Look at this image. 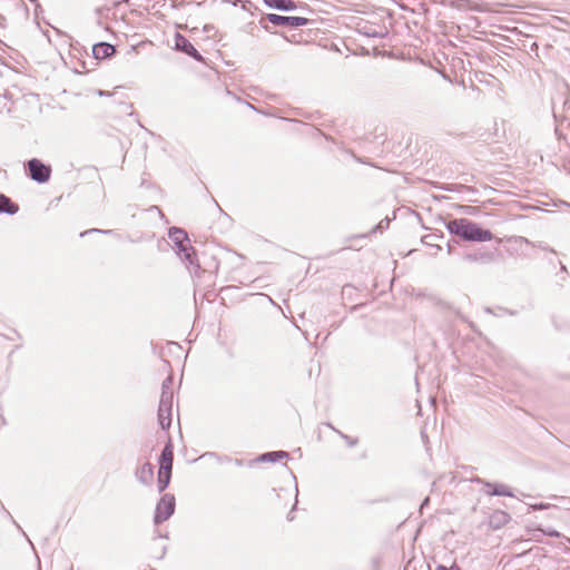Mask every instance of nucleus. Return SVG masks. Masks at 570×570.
<instances>
[{
    "label": "nucleus",
    "mask_w": 570,
    "mask_h": 570,
    "mask_svg": "<svg viewBox=\"0 0 570 570\" xmlns=\"http://www.w3.org/2000/svg\"><path fill=\"white\" fill-rule=\"evenodd\" d=\"M173 460H174L173 445L169 442L165 445V448L160 454L159 468H161V470H171L173 469Z\"/></svg>",
    "instance_id": "nucleus-9"
},
{
    "label": "nucleus",
    "mask_w": 570,
    "mask_h": 570,
    "mask_svg": "<svg viewBox=\"0 0 570 570\" xmlns=\"http://www.w3.org/2000/svg\"><path fill=\"white\" fill-rule=\"evenodd\" d=\"M288 456V453L285 451H274L267 452L261 455V461L276 462L278 460L285 459Z\"/></svg>",
    "instance_id": "nucleus-15"
},
{
    "label": "nucleus",
    "mask_w": 570,
    "mask_h": 570,
    "mask_svg": "<svg viewBox=\"0 0 570 570\" xmlns=\"http://www.w3.org/2000/svg\"><path fill=\"white\" fill-rule=\"evenodd\" d=\"M169 238L174 243L177 254L190 266L199 268L197 263L196 252L190 245L187 233L178 227L169 229Z\"/></svg>",
    "instance_id": "nucleus-2"
},
{
    "label": "nucleus",
    "mask_w": 570,
    "mask_h": 570,
    "mask_svg": "<svg viewBox=\"0 0 570 570\" xmlns=\"http://www.w3.org/2000/svg\"><path fill=\"white\" fill-rule=\"evenodd\" d=\"M269 23L274 26H283L286 28H298L308 24L309 20L303 17H286L275 13H268L264 17Z\"/></svg>",
    "instance_id": "nucleus-5"
},
{
    "label": "nucleus",
    "mask_w": 570,
    "mask_h": 570,
    "mask_svg": "<svg viewBox=\"0 0 570 570\" xmlns=\"http://www.w3.org/2000/svg\"><path fill=\"white\" fill-rule=\"evenodd\" d=\"M171 411L170 406H159L158 407V422L163 430H167L171 424Z\"/></svg>",
    "instance_id": "nucleus-10"
},
{
    "label": "nucleus",
    "mask_w": 570,
    "mask_h": 570,
    "mask_svg": "<svg viewBox=\"0 0 570 570\" xmlns=\"http://www.w3.org/2000/svg\"><path fill=\"white\" fill-rule=\"evenodd\" d=\"M478 482L484 485V491L489 495H504V497H513L511 489L501 483H490L485 482L481 479L476 480Z\"/></svg>",
    "instance_id": "nucleus-7"
},
{
    "label": "nucleus",
    "mask_w": 570,
    "mask_h": 570,
    "mask_svg": "<svg viewBox=\"0 0 570 570\" xmlns=\"http://www.w3.org/2000/svg\"><path fill=\"white\" fill-rule=\"evenodd\" d=\"M137 478L144 484H148L154 476V466L151 463L146 462L141 465V468L136 472Z\"/></svg>",
    "instance_id": "nucleus-11"
},
{
    "label": "nucleus",
    "mask_w": 570,
    "mask_h": 570,
    "mask_svg": "<svg viewBox=\"0 0 570 570\" xmlns=\"http://www.w3.org/2000/svg\"><path fill=\"white\" fill-rule=\"evenodd\" d=\"M448 229L468 242H488L493 238L490 230L481 228L476 223L466 218L453 219L448 223Z\"/></svg>",
    "instance_id": "nucleus-1"
},
{
    "label": "nucleus",
    "mask_w": 570,
    "mask_h": 570,
    "mask_svg": "<svg viewBox=\"0 0 570 570\" xmlns=\"http://www.w3.org/2000/svg\"><path fill=\"white\" fill-rule=\"evenodd\" d=\"M530 508L532 510H546V509L550 508V504L549 503H537V504H531Z\"/></svg>",
    "instance_id": "nucleus-20"
},
{
    "label": "nucleus",
    "mask_w": 570,
    "mask_h": 570,
    "mask_svg": "<svg viewBox=\"0 0 570 570\" xmlns=\"http://www.w3.org/2000/svg\"><path fill=\"white\" fill-rule=\"evenodd\" d=\"M170 478H171V470H161V468H159L158 481H157L159 492H163L166 490V488L168 487V484L170 482Z\"/></svg>",
    "instance_id": "nucleus-14"
},
{
    "label": "nucleus",
    "mask_w": 570,
    "mask_h": 570,
    "mask_svg": "<svg viewBox=\"0 0 570 570\" xmlns=\"http://www.w3.org/2000/svg\"><path fill=\"white\" fill-rule=\"evenodd\" d=\"M383 222L379 223V225L376 226V228H382L384 227V224H382Z\"/></svg>",
    "instance_id": "nucleus-26"
},
{
    "label": "nucleus",
    "mask_w": 570,
    "mask_h": 570,
    "mask_svg": "<svg viewBox=\"0 0 570 570\" xmlns=\"http://www.w3.org/2000/svg\"><path fill=\"white\" fill-rule=\"evenodd\" d=\"M19 210V206L13 203L9 197L0 194V213L13 215Z\"/></svg>",
    "instance_id": "nucleus-12"
},
{
    "label": "nucleus",
    "mask_w": 570,
    "mask_h": 570,
    "mask_svg": "<svg viewBox=\"0 0 570 570\" xmlns=\"http://www.w3.org/2000/svg\"><path fill=\"white\" fill-rule=\"evenodd\" d=\"M540 531H542L548 537H551V538H559L560 537V533L554 530V529H546V530H542V529H539Z\"/></svg>",
    "instance_id": "nucleus-19"
},
{
    "label": "nucleus",
    "mask_w": 570,
    "mask_h": 570,
    "mask_svg": "<svg viewBox=\"0 0 570 570\" xmlns=\"http://www.w3.org/2000/svg\"><path fill=\"white\" fill-rule=\"evenodd\" d=\"M116 52V48L108 42L96 43L92 48V53L96 59H106Z\"/></svg>",
    "instance_id": "nucleus-8"
},
{
    "label": "nucleus",
    "mask_w": 570,
    "mask_h": 570,
    "mask_svg": "<svg viewBox=\"0 0 570 570\" xmlns=\"http://www.w3.org/2000/svg\"><path fill=\"white\" fill-rule=\"evenodd\" d=\"M383 222L379 223V225L376 226V228H382L384 227V224H382Z\"/></svg>",
    "instance_id": "nucleus-25"
},
{
    "label": "nucleus",
    "mask_w": 570,
    "mask_h": 570,
    "mask_svg": "<svg viewBox=\"0 0 570 570\" xmlns=\"http://www.w3.org/2000/svg\"><path fill=\"white\" fill-rule=\"evenodd\" d=\"M94 232H98V233H100L101 230H100V229H96V228H94V229H89V230H86V232L81 233V234H80V236L82 237V236H85L86 234L94 233Z\"/></svg>",
    "instance_id": "nucleus-23"
},
{
    "label": "nucleus",
    "mask_w": 570,
    "mask_h": 570,
    "mask_svg": "<svg viewBox=\"0 0 570 570\" xmlns=\"http://www.w3.org/2000/svg\"><path fill=\"white\" fill-rule=\"evenodd\" d=\"M500 514H501L503 521L507 522L508 519H509V515L507 513H504V512H501Z\"/></svg>",
    "instance_id": "nucleus-24"
},
{
    "label": "nucleus",
    "mask_w": 570,
    "mask_h": 570,
    "mask_svg": "<svg viewBox=\"0 0 570 570\" xmlns=\"http://www.w3.org/2000/svg\"><path fill=\"white\" fill-rule=\"evenodd\" d=\"M173 383L174 381L171 376L166 377L161 384V393L173 392Z\"/></svg>",
    "instance_id": "nucleus-17"
},
{
    "label": "nucleus",
    "mask_w": 570,
    "mask_h": 570,
    "mask_svg": "<svg viewBox=\"0 0 570 570\" xmlns=\"http://www.w3.org/2000/svg\"><path fill=\"white\" fill-rule=\"evenodd\" d=\"M265 3L268 7L283 10V11H289L294 10L296 8V4L293 0H264Z\"/></svg>",
    "instance_id": "nucleus-13"
},
{
    "label": "nucleus",
    "mask_w": 570,
    "mask_h": 570,
    "mask_svg": "<svg viewBox=\"0 0 570 570\" xmlns=\"http://www.w3.org/2000/svg\"><path fill=\"white\" fill-rule=\"evenodd\" d=\"M430 570H460L458 566H452L451 568H446L445 566L438 564L433 569L430 568Z\"/></svg>",
    "instance_id": "nucleus-22"
},
{
    "label": "nucleus",
    "mask_w": 570,
    "mask_h": 570,
    "mask_svg": "<svg viewBox=\"0 0 570 570\" xmlns=\"http://www.w3.org/2000/svg\"><path fill=\"white\" fill-rule=\"evenodd\" d=\"M175 512V497L166 493L156 505L154 522L159 524L168 520Z\"/></svg>",
    "instance_id": "nucleus-3"
},
{
    "label": "nucleus",
    "mask_w": 570,
    "mask_h": 570,
    "mask_svg": "<svg viewBox=\"0 0 570 570\" xmlns=\"http://www.w3.org/2000/svg\"><path fill=\"white\" fill-rule=\"evenodd\" d=\"M174 393L165 392L160 395L159 406H170L173 407Z\"/></svg>",
    "instance_id": "nucleus-16"
},
{
    "label": "nucleus",
    "mask_w": 570,
    "mask_h": 570,
    "mask_svg": "<svg viewBox=\"0 0 570 570\" xmlns=\"http://www.w3.org/2000/svg\"><path fill=\"white\" fill-rule=\"evenodd\" d=\"M26 167L29 171V177L39 183L43 184L50 179L51 167L49 165L43 164L37 158H32L27 161Z\"/></svg>",
    "instance_id": "nucleus-4"
},
{
    "label": "nucleus",
    "mask_w": 570,
    "mask_h": 570,
    "mask_svg": "<svg viewBox=\"0 0 570 570\" xmlns=\"http://www.w3.org/2000/svg\"><path fill=\"white\" fill-rule=\"evenodd\" d=\"M175 49L193 57L197 61H203V56L195 49L190 41L178 32L175 35Z\"/></svg>",
    "instance_id": "nucleus-6"
},
{
    "label": "nucleus",
    "mask_w": 570,
    "mask_h": 570,
    "mask_svg": "<svg viewBox=\"0 0 570 570\" xmlns=\"http://www.w3.org/2000/svg\"><path fill=\"white\" fill-rule=\"evenodd\" d=\"M471 9L475 10V11H479V12H485L488 11V8H487V4L485 3H476L474 4L473 7H471Z\"/></svg>",
    "instance_id": "nucleus-21"
},
{
    "label": "nucleus",
    "mask_w": 570,
    "mask_h": 570,
    "mask_svg": "<svg viewBox=\"0 0 570 570\" xmlns=\"http://www.w3.org/2000/svg\"><path fill=\"white\" fill-rule=\"evenodd\" d=\"M341 438L346 441V444L351 448L355 446L357 444V439L351 438L346 434H343L342 432H338Z\"/></svg>",
    "instance_id": "nucleus-18"
}]
</instances>
